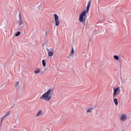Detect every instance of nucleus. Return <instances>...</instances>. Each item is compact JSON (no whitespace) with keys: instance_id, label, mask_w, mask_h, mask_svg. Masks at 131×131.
<instances>
[{"instance_id":"obj_1","label":"nucleus","mask_w":131,"mask_h":131,"mask_svg":"<svg viewBox=\"0 0 131 131\" xmlns=\"http://www.w3.org/2000/svg\"><path fill=\"white\" fill-rule=\"evenodd\" d=\"M92 4V1H90L88 3V5L86 7V10H84L82 12L79 16V21L82 23L83 22H85V15L89 13L90 11V8H91V5Z\"/></svg>"},{"instance_id":"obj_2","label":"nucleus","mask_w":131,"mask_h":131,"mask_svg":"<svg viewBox=\"0 0 131 131\" xmlns=\"http://www.w3.org/2000/svg\"><path fill=\"white\" fill-rule=\"evenodd\" d=\"M53 92H54L53 89H49L47 92L40 97V100H43V101L49 102L52 99V93Z\"/></svg>"},{"instance_id":"obj_3","label":"nucleus","mask_w":131,"mask_h":131,"mask_svg":"<svg viewBox=\"0 0 131 131\" xmlns=\"http://www.w3.org/2000/svg\"><path fill=\"white\" fill-rule=\"evenodd\" d=\"M120 93V89L118 87L114 89V93L113 95V98H116L117 95H119Z\"/></svg>"},{"instance_id":"obj_4","label":"nucleus","mask_w":131,"mask_h":131,"mask_svg":"<svg viewBox=\"0 0 131 131\" xmlns=\"http://www.w3.org/2000/svg\"><path fill=\"white\" fill-rule=\"evenodd\" d=\"M55 24L56 26H59L60 25V20H59V16L56 14H54Z\"/></svg>"},{"instance_id":"obj_5","label":"nucleus","mask_w":131,"mask_h":131,"mask_svg":"<svg viewBox=\"0 0 131 131\" xmlns=\"http://www.w3.org/2000/svg\"><path fill=\"white\" fill-rule=\"evenodd\" d=\"M47 50L48 53L49 57H52L54 56V49L53 48H51L50 49H47Z\"/></svg>"},{"instance_id":"obj_6","label":"nucleus","mask_w":131,"mask_h":131,"mask_svg":"<svg viewBox=\"0 0 131 131\" xmlns=\"http://www.w3.org/2000/svg\"><path fill=\"white\" fill-rule=\"evenodd\" d=\"M126 119H127L126 115L122 114L120 118V120L121 121V122H124V121H125L126 120Z\"/></svg>"},{"instance_id":"obj_7","label":"nucleus","mask_w":131,"mask_h":131,"mask_svg":"<svg viewBox=\"0 0 131 131\" xmlns=\"http://www.w3.org/2000/svg\"><path fill=\"white\" fill-rule=\"evenodd\" d=\"M43 115V112L42 110H40L37 113V114L35 115V117H39L40 116H42Z\"/></svg>"},{"instance_id":"obj_8","label":"nucleus","mask_w":131,"mask_h":131,"mask_svg":"<svg viewBox=\"0 0 131 131\" xmlns=\"http://www.w3.org/2000/svg\"><path fill=\"white\" fill-rule=\"evenodd\" d=\"M40 68H37L34 71V73H35V74H38V73H40Z\"/></svg>"},{"instance_id":"obj_9","label":"nucleus","mask_w":131,"mask_h":131,"mask_svg":"<svg viewBox=\"0 0 131 131\" xmlns=\"http://www.w3.org/2000/svg\"><path fill=\"white\" fill-rule=\"evenodd\" d=\"M113 102L115 105H116V106H117V105H118V101L117 100V98H113Z\"/></svg>"},{"instance_id":"obj_10","label":"nucleus","mask_w":131,"mask_h":131,"mask_svg":"<svg viewBox=\"0 0 131 131\" xmlns=\"http://www.w3.org/2000/svg\"><path fill=\"white\" fill-rule=\"evenodd\" d=\"M19 25H22L23 23H22V16H21V13H19Z\"/></svg>"},{"instance_id":"obj_11","label":"nucleus","mask_w":131,"mask_h":131,"mask_svg":"<svg viewBox=\"0 0 131 131\" xmlns=\"http://www.w3.org/2000/svg\"><path fill=\"white\" fill-rule=\"evenodd\" d=\"M93 112V108H89L86 110V113H91V112Z\"/></svg>"},{"instance_id":"obj_12","label":"nucleus","mask_w":131,"mask_h":131,"mask_svg":"<svg viewBox=\"0 0 131 131\" xmlns=\"http://www.w3.org/2000/svg\"><path fill=\"white\" fill-rule=\"evenodd\" d=\"M114 58L115 60H117V61H119V57H118V56H117V55H114Z\"/></svg>"},{"instance_id":"obj_13","label":"nucleus","mask_w":131,"mask_h":131,"mask_svg":"<svg viewBox=\"0 0 131 131\" xmlns=\"http://www.w3.org/2000/svg\"><path fill=\"white\" fill-rule=\"evenodd\" d=\"M6 117H7L5 115L3 116V117L2 118L1 124H2V123H3V120H4V119H5V118H6Z\"/></svg>"},{"instance_id":"obj_14","label":"nucleus","mask_w":131,"mask_h":131,"mask_svg":"<svg viewBox=\"0 0 131 131\" xmlns=\"http://www.w3.org/2000/svg\"><path fill=\"white\" fill-rule=\"evenodd\" d=\"M4 116H6V117H7V116H10V111L7 112Z\"/></svg>"},{"instance_id":"obj_15","label":"nucleus","mask_w":131,"mask_h":131,"mask_svg":"<svg viewBox=\"0 0 131 131\" xmlns=\"http://www.w3.org/2000/svg\"><path fill=\"white\" fill-rule=\"evenodd\" d=\"M20 34H21V32H20V31H18L16 34H15V36H19V35H20Z\"/></svg>"},{"instance_id":"obj_16","label":"nucleus","mask_w":131,"mask_h":131,"mask_svg":"<svg viewBox=\"0 0 131 131\" xmlns=\"http://www.w3.org/2000/svg\"><path fill=\"white\" fill-rule=\"evenodd\" d=\"M42 64L44 67H46V61L45 60H42Z\"/></svg>"},{"instance_id":"obj_17","label":"nucleus","mask_w":131,"mask_h":131,"mask_svg":"<svg viewBox=\"0 0 131 131\" xmlns=\"http://www.w3.org/2000/svg\"><path fill=\"white\" fill-rule=\"evenodd\" d=\"M14 85L15 88H17L19 85V81L16 82Z\"/></svg>"},{"instance_id":"obj_18","label":"nucleus","mask_w":131,"mask_h":131,"mask_svg":"<svg viewBox=\"0 0 131 131\" xmlns=\"http://www.w3.org/2000/svg\"><path fill=\"white\" fill-rule=\"evenodd\" d=\"M74 53V50H73V48H72L70 55H72V54H73Z\"/></svg>"},{"instance_id":"obj_19","label":"nucleus","mask_w":131,"mask_h":131,"mask_svg":"<svg viewBox=\"0 0 131 131\" xmlns=\"http://www.w3.org/2000/svg\"><path fill=\"white\" fill-rule=\"evenodd\" d=\"M119 131H124V129H121V130H120Z\"/></svg>"}]
</instances>
